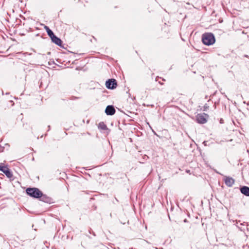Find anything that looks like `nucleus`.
Instances as JSON below:
<instances>
[{"instance_id":"obj_16","label":"nucleus","mask_w":249,"mask_h":249,"mask_svg":"<svg viewBox=\"0 0 249 249\" xmlns=\"http://www.w3.org/2000/svg\"><path fill=\"white\" fill-rule=\"evenodd\" d=\"M245 57H248V55H245Z\"/></svg>"},{"instance_id":"obj_1","label":"nucleus","mask_w":249,"mask_h":249,"mask_svg":"<svg viewBox=\"0 0 249 249\" xmlns=\"http://www.w3.org/2000/svg\"><path fill=\"white\" fill-rule=\"evenodd\" d=\"M202 41L205 45L210 46L214 43L215 37L213 33H204L202 36Z\"/></svg>"},{"instance_id":"obj_2","label":"nucleus","mask_w":249,"mask_h":249,"mask_svg":"<svg viewBox=\"0 0 249 249\" xmlns=\"http://www.w3.org/2000/svg\"><path fill=\"white\" fill-rule=\"evenodd\" d=\"M26 192L28 195L35 198H39L42 195V192L37 188H28Z\"/></svg>"},{"instance_id":"obj_8","label":"nucleus","mask_w":249,"mask_h":249,"mask_svg":"<svg viewBox=\"0 0 249 249\" xmlns=\"http://www.w3.org/2000/svg\"><path fill=\"white\" fill-rule=\"evenodd\" d=\"M51 38L52 42L55 43L56 45L59 46V47L64 48L62 45V41L60 38L57 37L55 35L53 36Z\"/></svg>"},{"instance_id":"obj_5","label":"nucleus","mask_w":249,"mask_h":249,"mask_svg":"<svg viewBox=\"0 0 249 249\" xmlns=\"http://www.w3.org/2000/svg\"><path fill=\"white\" fill-rule=\"evenodd\" d=\"M0 171L2 172L9 178L13 177V174L10 170L6 166L0 165Z\"/></svg>"},{"instance_id":"obj_15","label":"nucleus","mask_w":249,"mask_h":249,"mask_svg":"<svg viewBox=\"0 0 249 249\" xmlns=\"http://www.w3.org/2000/svg\"><path fill=\"white\" fill-rule=\"evenodd\" d=\"M159 83L161 85H163V83L161 82H160V81H159Z\"/></svg>"},{"instance_id":"obj_4","label":"nucleus","mask_w":249,"mask_h":249,"mask_svg":"<svg viewBox=\"0 0 249 249\" xmlns=\"http://www.w3.org/2000/svg\"><path fill=\"white\" fill-rule=\"evenodd\" d=\"M106 86L108 89H113L117 86L116 80L114 79H109L106 81Z\"/></svg>"},{"instance_id":"obj_6","label":"nucleus","mask_w":249,"mask_h":249,"mask_svg":"<svg viewBox=\"0 0 249 249\" xmlns=\"http://www.w3.org/2000/svg\"><path fill=\"white\" fill-rule=\"evenodd\" d=\"M105 113L107 115H113L115 113V109L112 105H108L105 109Z\"/></svg>"},{"instance_id":"obj_10","label":"nucleus","mask_w":249,"mask_h":249,"mask_svg":"<svg viewBox=\"0 0 249 249\" xmlns=\"http://www.w3.org/2000/svg\"><path fill=\"white\" fill-rule=\"evenodd\" d=\"M240 192L243 195L249 196V187L248 186H243L240 188Z\"/></svg>"},{"instance_id":"obj_9","label":"nucleus","mask_w":249,"mask_h":249,"mask_svg":"<svg viewBox=\"0 0 249 249\" xmlns=\"http://www.w3.org/2000/svg\"><path fill=\"white\" fill-rule=\"evenodd\" d=\"M225 184L228 187H231L234 183V179L230 177H226L224 179Z\"/></svg>"},{"instance_id":"obj_7","label":"nucleus","mask_w":249,"mask_h":249,"mask_svg":"<svg viewBox=\"0 0 249 249\" xmlns=\"http://www.w3.org/2000/svg\"><path fill=\"white\" fill-rule=\"evenodd\" d=\"M39 199L40 200L43 201L45 203L50 204L53 202V199L51 197L48 196L46 195L43 194L42 193L41 196L39 197Z\"/></svg>"},{"instance_id":"obj_3","label":"nucleus","mask_w":249,"mask_h":249,"mask_svg":"<svg viewBox=\"0 0 249 249\" xmlns=\"http://www.w3.org/2000/svg\"><path fill=\"white\" fill-rule=\"evenodd\" d=\"M209 115L205 113L198 114L196 116V120L198 123L201 124H205L207 122Z\"/></svg>"},{"instance_id":"obj_14","label":"nucleus","mask_w":249,"mask_h":249,"mask_svg":"<svg viewBox=\"0 0 249 249\" xmlns=\"http://www.w3.org/2000/svg\"><path fill=\"white\" fill-rule=\"evenodd\" d=\"M159 78H161V77H160L159 76H157L156 78V81H158V79Z\"/></svg>"},{"instance_id":"obj_11","label":"nucleus","mask_w":249,"mask_h":249,"mask_svg":"<svg viewBox=\"0 0 249 249\" xmlns=\"http://www.w3.org/2000/svg\"><path fill=\"white\" fill-rule=\"evenodd\" d=\"M46 31L48 34V35L51 38L54 35L53 32L47 26H45Z\"/></svg>"},{"instance_id":"obj_12","label":"nucleus","mask_w":249,"mask_h":249,"mask_svg":"<svg viewBox=\"0 0 249 249\" xmlns=\"http://www.w3.org/2000/svg\"><path fill=\"white\" fill-rule=\"evenodd\" d=\"M99 127L102 130H106L107 129V125L103 122L99 123Z\"/></svg>"},{"instance_id":"obj_13","label":"nucleus","mask_w":249,"mask_h":249,"mask_svg":"<svg viewBox=\"0 0 249 249\" xmlns=\"http://www.w3.org/2000/svg\"><path fill=\"white\" fill-rule=\"evenodd\" d=\"M209 107L208 104H206L203 107V111H206Z\"/></svg>"},{"instance_id":"obj_17","label":"nucleus","mask_w":249,"mask_h":249,"mask_svg":"<svg viewBox=\"0 0 249 249\" xmlns=\"http://www.w3.org/2000/svg\"><path fill=\"white\" fill-rule=\"evenodd\" d=\"M162 81H165V79H164V78H162Z\"/></svg>"}]
</instances>
